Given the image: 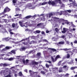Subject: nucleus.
Returning <instances> with one entry per match:
<instances>
[{"mask_svg": "<svg viewBox=\"0 0 77 77\" xmlns=\"http://www.w3.org/2000/svg\"><path fill=\"white\" fill-rule=\"evenodd\" d=\"M18 27H19V26H18V24H17V23L15 25V29H17Z\"/></svg>", "mask_w": 77, "mask_h": 77, "instance_id": "16", "label": "nucleus"}, {"mask_svg": "<svg viewBox=\"0 0 77 77\" xmlns=\"http://www.w3.org/2000/svg\"><path fill=\"white\" fill-rule=\"evenodd\" d=\"M12 27L13 28H14L15 27V23H13L12 24Z\"/></svg>", "mask_w": 77, "mask_h": 77, "instance_id": "46", "label": "nucleus"}, {"mask_svg": "<svg viewBox=\"0 0 77 77\" xmlns=\"http://www.w3.org/2000/svg\"><path fill=\"white\" fill-rule=\"evenodd\" d=\"M32 17V16H28L25 17L26 18H27V19H28L29 18H30Z\"/></svg>", "mask_w": 77, "mask_h": 77, "instance_id": "30", "label": "nucleus"}, {"mask_svg": "<svg viewBox=\"0 0 77 77\" xmlns=\"http://www.w3.org/2000/svg\"><path fill=\"white\" fill-rule=\"evenodd\" d=\"M35 8V7H34V6L30 8L32 9H34Z\"/></svg>", "mask_w": 77, "mask_h": 77, "instance_id": "63", "label": "nucleus"}, {"mask_svg": "<svg viewBox=\"0 0 77 77\" xmlns=\"http://www.w3.org/2000/svg\"><path fill=\"white\" fill-rule=\"evenodd\" d=\"M42 23L38 24L36 26L37 28H41Z\"/></svg>", "mask_w": 77, "mask_h": 77, "instance_id": "12", "label": "nucleus"}, {"mask_svg": "<svg viewBox=\"0 0 77 77\" xmlns=\"http://www.w3.org/2000/svg\"><path fill=\"white\" fill-rule=\"evenodd\" d=\"M64 44V42H59V44L60 45H61L63 44Z\"/></svg>", "mask_w": 77, "mask_h": 77, "instance_id": "24", "label": "nucleus"}, {"mask_svg": "<svg viewBox=\"0 0 77 77\" xmlns=\"http://www.w3.org/2000/svg\"><path fill=\"white\" fill-rule=\"evenodd\" d=\"M59 2V4L61 6V7H64L65 5L64 4L62 3V2H61V0H55V1H51L50 0H49V1L48 2V4H51L52 5H56Z\"/></svg>", "mask_w": 77, "mask_h": 77, "instance_id": "1", "label": "nucleus"}, {"mask_svg": "<svg viewBox=\"0 0 77 77\" xmlns=\"http://www.w3.org/2000/svg\"><path fill=\"white\" fill-rule=\"evenodd\" d=\"M20 9L18 8H16V11H17L18 10H19Z\"/></svg>", "mask_w": 77, "mask_h": 77, "instance_id": "60", "label": "nucleus"}, {"mask_svg": "<svg viewBox=\"0 0 77 77\" xmlns=\"http://www.w3.org/2000/svg\"><path fill=\"white\" fill-rule=\"evenodd\" d=\"M69 75V74L68 73H66L65 75V77H68V76Z\"/></svg>", "mask_w": 77, "mask_h": 77, "instance_id": "45", "label": "nucleus"}, {"mask_svg": "<svg viewBox=\"0 0 77 77\" xmlns=\"http://www.w3.org/2000/svg\"><path fill=\"white\" fill-rule=\"evenodd\" d=\"M19 75L20 76H23V74H22V72H20L19 73Z\"/></svg>", "mask_w": 77, "mask_h": 77, "instance_id": "23", "label": "nucleus"}, {"mask_svg": "<svg viewBox=\"0 0 77 77\" xmlns=\"http://www.w3.org/2000/svg\"><path fill=\"white\" fill-rule=\"evenodd\" d=\"M22 44H24V45H27V43H25L24 42H22Z\"/></svg>", "mask_w": 77, "mask_h": 77, "instance_id": "49", "label": "nucleus"}, {"mask_svg": "<svg viewBox=\"0 0 77 77\" xmlns=\"http://www.w3.org/2000/svg\"><path fill=\"white\" fill-rule=\"evenodd\" d=\"M25 40V39H23L22 40L20 41V42H15V44H17V43H19V42H22L23 41H24Z\"/></svg>", "mask_w": 77, "mask_h": 77, "instance_id": "21", "label": "nucleus"}, {"mask_svg": "<svg viewBox=\"0 0 77 77\" xmlns=\"http://www.w3.org/2000/svg\"><path fill=\"white\" fill-rule=\"evenodd\" d=\"M13 3H16L17 2V0H13Z\"/></svg>", "mask_w": 77, "mask_h": 77, "instance_id": "50", "label": "nucleus"}, {"mask_svg": "<svg viewBox=\"0 0 77 77\" xmlns=\"http://www.w3.org/2000/svg\"><path fill=\"white\" fill-rule=\"evenodd\" d=\"M71 26H72L73 27H75V25H74V24H73L72 22H71Z\"/></svg>", "mask_w": 77, "mask_h": 77, "instance_id": "28", "label": "nucleus"}, {"mask_svg": "<svg viewBox=\"0 0 77 77\" xmlns=\"http://www.w3.org/2000/svg\"><path fill=\"white\" fill-rule=\"evenodd\" d=\"M5 77H11V74L9 73V75L5 76Z\"/></svg>", "mask_w": 77, "mask_h": 77, "instance_id": "26", "label": "nucleus"}, {"mask_svg": "<svg viewBox=\"0 0 77 77\" xmlns=\"http://www.w3.org/2000/svg\"><path fill=\"white\" fill-rule=\"evenodd\" d=\"M5 48H6V49H7V50H9V49H10V48H11L9 47L6 46L5 47Z\"/></svg>", "mask_w": 77, "mask_h": 77, "instance_id": "41", "label": "nucleus"}, {"mask_svg": "<svg viewBox=\"0 0 77 77\" xmlns=\"http://www.w3.org/2000/svg\"><path fill=\"white\" fill-rule=\"evenodd\" d=\"M47 3V2H45L42 3L41 5L42 6L43 5H46Z\"/></svg>", "mask_w": 77, "mask_h": 77, "instance_id": "33", "label": "nucleus"}, {"mask_svg": "<svg viewBox=\"0 0 77 77\" xmlns=\"http://www.w3.org/2000/svg\"><path fill=\"white\" fill-rule=\"evenodd\" d=\"M41 54L40 52L38 53L37 54V55L38 56H41Z\"/></svg>", "mask_w": 77, "mask_h": 77, "instance_id": "47", "label": "nucleus"}, {"mask_svg": "<svg viewBox=\"0 0 77 77\" xmlns=\"http://www.w3.org/2000/svg\"><path fill=\"white\" fill-rule=\"evenodd\" d=\"M63 50H64V51H69V50H70V49H68L67 48H64Z\"/></svg>", "mask_w": 77, "mask_h": 77, "instance_id": "19", "label": "nucleus"}, {"mask_svg": "<svg viewBox=\"0 0 77 77\" xmlns=\"http://www.w3.org/2000/svg\"><path fill=\"white\" fill-rule=\"evenodd\" d=\"M70 57V55H69V54H67V57L68 59H69V58Z\"/></svg>", "mask_w": 77, "mask_h": 77, "instance_id": "44", "label": "nucleus"}, {"mask_svg": "<svg viewBox=\"0 0 77 77\" xmlns=\"http://www.w3.org/2000/svg\"><path fill=\"white\" fill-rule=\"evenodd\" d=\"M49 31L48 30H46V33H48L49 32Z\"/></svg>", "mask_w": 77, "mask_h": 77, "instance_id": "61", "label": "nucleus"}, {"mask_svg": "<svg viewBox=\"0 0 77 77\" xmlns=\"http://www.w3.org/2000/svg\"><path fill=\"white\" fill-rule=\"evenodd\" d=\"M36 32L37 33H41V31L40 30H36Z\"/></svg>", "mask_w": 77, "mask_h": 77, "instance_id": "39", "label": "nucleus"}, {"mask_svg": "<svg viewBox=\"0 0 77 77\" xmlns=\"http://www.w3.org/2000/svg\"><path fill=\"white\" fill-rule=\"evenodd\" d=\"M66 37V36L65 35H63L62 36L60 37L61 38H63V39H64Z\"/></svg>", "mask_w": 77, "mask_h": 77, "instance_id": "35", "label": "nucleus"}, {"mask_svg": "<svg viewBox=\"0 0 77 77\" xmlns=\"http://www.w3.org/2000/svg\"><path fill=\"white\" fill-rule=\"evenodd\" d=\"M5 39H6V41H8L9 40V37H7V38H5Z\"/></svg>", "mask_w": 77, "mask_h": 77, "instance_id": "43", "label": "nucleus"}, {"mask_svg": "<svg viewBox=\"0 0 77 77\" xmlns=\"http://www.w3.org/2000/svg\"><path fill=\"white\" fill-rule=\"evenodd\" d=\"M40 28H41V29H44L45 28V26L44 25V23H42Z\"/></svg>", "mask_w": 77, "mask_h": 77, "instance_id": "14", "label": "nucleus"}, {"mask_svg": "<svg viewBox=\"0 0 77 77\" xmlns=\"http://www.w3.org/2000/svg\"><path fill=\"white\" fill-rule=\"evenodd\" d=\"M46 66L47 68H49V65H48L47 64H46Z\"/></svg>", "mask_w": 77, "mask_h": 77, "instance_id": "56", "label": "nucleus"}, {"mask_svg": "<svg viewBox=\"0 0 77 77\" xmlns=\"http://www.w3.org/2000/svg\"><path fill=\"white\" fill-rule=\"evenodd\" d=\"M52 15L53 14L51 13L46 14L45 15V17H46V18H50V17H51V16H52Z\"/></svg>", "mask_w": 77, "mask_h": 77, "instance_id": "9", "label": "nucleus"}, {"mask_svg": "<svg viewBox=\"0 0 77 77\" xmlns=\"http://www.w3.org/2000/svg\"><path fill=\"white\" fill-rule=\"evenodd\" d=\"M23 63L24 64H25V63H26V61H25V60H24V59H23Z\"/></svg>", "mask_w": 77, "mask_h": 77, "instance_id": "48", "label": "nucleus"}, {"mask_svg": "<svg viewBox=\"0 0 77 77\" xmlns=\"http://www.w3.org/2000/svg\"><path fill=\"white\" fill-rule=\"evenodd\" d=\"M6 50H7V49L6 48H4L1 50V51L2 52H4L5 51H6Z\"/></svg>", "mask_w": 77, "mask_h": 77, "instance_id": "22", "label": "nucleus"}, {"mask_svg": "<svg viewBox=\"0 0 77 77\" xmlns=\"http://www.w3.org/2000/svg\"><path fill=\"white\" fill-rule=\"evenodd\" d=\"M6 38H4L2 39V40L3 41H6Z\"/></svg>", "mask_w": 77, "mask_h": 77, "instance_id": "58", "label": "nucleus"}, {"mask_svg": "<svg viewBox=\"0 0 77 77\" xmlns=\"http://www.w3.org/2000/svg\"><path fill=\"white\" fill-rule=\"evenodd\" d=\"M59 19V18L52 17L51 20H49V21H50L51 23H57L58 21V20Z\"/></svg>", "mask_w": 77, "mask_h": 77, "instance_id": "2", "label": "nucleus"}, {"mask_svg": "<svg viewBox=\"0 0 77 77\" xmlns=\"http://www.w3.org/2000/svg\"><path fill=\"white\" fill-rule=\"evenodd\" d=\"M62 68L61 67L60 69L58 71H59V72H63V70H62Z\"/></svg>", "mask_w": 77, "mask_h": 77, "instance_id": "27", "label": "nucleus"}, {"mask_svg": "<svg viewBox=\"0 0 77 77\" xmlns=\"http://www.w3.org/2000/svg\"><path fill=\"white\" fill-rule=\"evenodd\" d=\"M66 10L65 11H63V14L64 15H68V13H67V12H66Z\"/></svg>", "mask_w": 77, "mask_h": 77, "instance_id": "13", "label": "nucleus"}, {"mask_svg": "<svg viewBox=\"0 0 77 77\" xmlns=\"http://www.w3.org/2000/svg\"><path fill=\"white\" fill-rule=\"evenodd\" d=\"M10 11H11V9H9L8 7H6L4 10V11L0 14V15H3L5 14V13H6L7 12H9Z\"/></svg>", "mask_w": 77, "mask_h": 77, "instance_id": "4", "label": "nucleus"}, {"mask_svg": "<svg viewBox=\"0 0 77 77\" xmlns=\"http://www.w3.org/2000/svg\"><path fill=\"white\" fill-rule=\"evenodd\" d=\"M11 52L14 54H15V50H13L11 51Z\"/></svg>", "mask_w": 77, "mask_h": 77, "instance_id": "29", "label": "nucleus"}, {"mask_svg": "<svg viewBox=\"0 0 77 77\" xmlns=\"http://www.w3.org/2000/svg\"><path fill=\"white\" fill-rule=\"evenodd\" d=\"M60 20H61L62 21H63L64 23H65V24H69L70 23V22H68V21L65 20L63 19H61Z\"/></svg>", "mask_w": 77, "mask_h": 77, "instance_id": "7", "label": "nucleus"}, {"mask_svg": "<svg viewBox=\"0 0 77 77\" xmlns=\"http://www.w3.org/2000/svg\"><path fill=\"white\" fill-rule=\"evenodd\" d=\"M73 43H74L75 44H77V40H75L73 42Z\"/></svg>", "mask_w": 77, "mask_h": 77, "instance_id": "57", "label": "nucleus"}, {"mask_svg": "<svg viewBox=\"0 0 77 77\" xmlns=\"http://www.w3.org/2000/svg\"><path fill=\"white\" fill-rule=\"evenodd\" d=\"M69 2L72 3H70V5L71 6H73V7H77V4L75 3V0H69Z\"/></svg>", "mask_w": 77, "mask_h": 77, "instance_id": "3", "label": "nucleus"}, {"mask_svg": "<svg viewBox=\"0 0 77 77\" xmlns=\"http://www.w3.org/2000/svg\"><path fill=\"white\" fill-rule=\"evenodd\" d=\"M44 69V70L46 72H48V70H47V69Z\"/></svg>", "mask_w": 77, "mask_h": 77, "instance_id": "62", "label": "nucleus"}, {"mask_svg": "<svg viewBox=\"0 0 77 77\" xmlns=\"http://www.w3.org/2000/svg\"><path fill=\"white\" fill-rule=\"evenodd\" d=\"M62 62V61H60L58 63V65H60L61 63H61Z\"/></svg>", "mask_w": 77, "mask_h": 77, "instance_id": "55", "label": "nucleus"}, {"mask_svg": "<svg viewBox=\"0 0 77 77\" xmlns=\"http://www.w3.org/2000/svg\"><path fill=\"white\" fill-rule=\"evenodd\" d=\"M59 15H62V14H63V11H60V13L59 12H58Z\"/></svg>", "mask_w": 77, "mask_h": 77, "instance_id": "20", "label": "nucleus"}, {"mask_svg": "<svg viewBox=\"0 0 77 77\" xmlns=\"http://www.w3.org/2000/svg\"><path fill=\"white\" fill-rule=\"evenodd\" d=\"M67 53H69V54H71V55H72V54H73V53H72V52H66Z\"/></svg>", "mask_w": 77, "mask_h": 77, "instance_id": "40", "label": "nucleus"}, {"mask_svg": "<svg viewBox=\"0 0 77 77\" xmlns=\"http://www.w3.org/2000/svg\"><path fill=\"white\" fill-rule=\"evenodd\" d=\"M32 65H38L39 63V62H36L34 61H32Z\"/></svg>", "mask_w": 77, "mask_h": 77, "instance_id": "10", "label": "nucleus"}, {"mask_svg": "<svg viewBox=\"0 0 77 77\" xmlns=\"http://www.w3.org/2000/svg\"><path fill=\"white\" fill-rule=\"evenodd\" d=\"M68 35L69 36V38H71L72 37V34L71 33H69Z\"/></svg>", "mask_w": 77, "mask_h": 77, "instance_id": "36", "label": "nucleus"}, {"mask_svg": "<svg viewBox=\"0 0 77 77\" xmlns=\"http://www.w3.org/2000/svg\"><path fill=\"white\" fill-rule=\"evenodd\" d=\"M14 59V58L13 57H11L10 58H8V60H9V61H12V60H13Z\"/></svg>", "mask_w": 77, "mask_h": 77, "instance_id": "15", "label": "nucleus"}, {"mask_svg": "<svg viewBox=\"0 0 77 77\" xmlns=\"http://www.w3.org/2000/svg\"><path fill=\"white\" fill-rule=\"evenodd\" d=\"M46 62H48V63H51V61H47Z\"/></svg>", "mask_w": 77, "mask_h": 77, "instance_id": "59", "label": "nucleus"}, {"mask_svg": "<svg viewBox=\"0 0 77 77\" xmlns=\"http://www.w3.org/2000/svg\"><path fill=\"white\" fill-rule=\"evenodd\" d=\"M3 66H8V65L7 64H3Z\"/></svg>", "mask_w": 77, "mask_h": 77, "instance_id": "37", "label": "nucleus"}, {"mask_svg": "<svg viewBox=\"0 0 77 77\" xmlns=\"http://www.w3.org/2000/svg\"><path fill=\"white\" fill-rule=\"evenodd\" d=\"M4 60H8V58H4Z\"/></svg>", "mask_w": 77, "mask_h": 77, "instance_id": "64", "label": "nucleus"}, {"mask_svg": "<svg viewBox=\"0 0 77 77\" xmlns=\"http://www.w3.org/2000/svg\"><path fill=\"white\" fill-rule=\"evenodd\" d=\"M63 31H62L61 32H62L63 33H65L66 32V31H68V29L67 28H63Z\"/></svg>", "mask_w": 77, "mask_h": 77, "instance_id": "8", "label": "nucleus"}, {"mask_svg": "<svg viewBox=\"0 0 77 77\" xmlns=\"http://www.w3.org/2000/svg\"><path fill=\"white\" fill-rule=\"evenodd\" d=\"M29 72L30 74L32 76V77H33V76H33V75H34V74L35 73L36 74H37L38 73V72H34L33 71H32L31 70H29Z\"/></svg>", "mask_w": 77, "mask_h": 77, "instance_id": "6", "label": "nucleus"}, {"mask_svg": "<svg viewBox=\"0 0 77 77\" xmlns=\"http://www.w3.org/2000/svg\"><path fill=\"white\" fill-rule=\"evenodd\" d=\"M41 73L42 74H45V72L42 71H41Z\"/></svg>", "mask_w": 77, "mask_h": 77, "instance_id": "42", "label": "nucleus"}, {"mask_svg": "<svg viewBox=\"0 0 77 77\" xmlns=\"http://www.w3.org/2000/svg\"><path fill=\"white\" fill-rule=\"evenodd\" d=\"M42 41L44 42H48V41H47L46 39H43L42 40Z\"/></svg>", "mask_w": 77, "mask_h": 77, "instance_id": "52", "label": "nucleus"}, {"mask_svg": "<svg viewBox=\"0 0 77 77\" xmlns=\"http://www.w3.org/2000/svg\"><path fill=\"white\" fill-rule=\"evenodd\" d=\"M58 58H60V55H58L56 57L55 60H54V58L53 57H51V60L53 62H55L57 60V59Z\"/></svg>", "mask_w": 77, "mask_h": 77, "instance_id": "5", "label": "nucleus"}, {"mask_svg": "<svg viewBox=\"0 0 77 77\" xmlns=\"http://www.w3.org/2000/svg\"><path fill=\"white\" fill-rule=\"evenodd\" d=\"M5 55V54H0V56H1V57H3Z\"/></svg>", "mask_w": 77, "mask_h": 77, "instance_id": "54", "label": "nucleus"}, {"mask_svg": "<svg viewBox=\"0 0 77 77\" xmlns=\"http://www.w3.org/2000/svg\"><path fill=\"white\" fill-rule=\"evenodd\" d=\"M75 68H76L75 67H72L70 69H71V70H74V69H75Z\"/></svg>", "mask_w": 77, "mask_h": 77, "instance_id": "34", "label": "nucleus"}, {"mask_svg": "<svg viewBox=\"0 0 77 77\" xmlns=\"http://www.w3.org/2000/svg\"><path fill=\"white\" fill-rule=\"evenodd\" d=\"M19 23L21 27H23V26H25V25H23V21H19Z\"/></svg>", "mask_w": 77, "mask_h": 77, "instance_id": "11", "label": "nucleus"}, {"mask_svg": "<svg viewBox=\"0 0 77 77\" xmlns=\"http://www.w3.org/2000/svg\"><path fill=\"white\" fill-rule=\"evenodd\" d=\"M25 49H26V47H23L20 49V51H23V50H25Z\"/></svg>", "mask_w": 77, "mask_h": 77, "instance_id": "17", "label": "nucleus"}, {"mask_svg": "<svg viewBox=\"0 0 77 77\" xmlns=\"http://www.w3.org/2000/svg\"><path fill=\"white\" fill-rule=\"evenodd\" d=\"M22 3H25L26 1H27V0H21Z\"/></svg>", "mask_w": 77, "mask_h": 77, "instance_id": "31", "label": "nucleus"}, {"mask_svg": "<svg viewBox=\"0 0 77 77\" xmlns=\"http://www.w3.org/2000/svg\"><path fill=\"white\" fill-rule=\"evenodd\" d=\"M57 68H55L53 69V72H56V71H57Z\"/></svg>", "mask_w": 77, "mask_h": 77, "instance_id": "25", "label": "nucleus"}, {"mask_svg": "<svg viewBox=\"0 0 77 77\" xmlns=\"http://www.w3.org/2000/svg\"><path fill=\"white\" fill-rule=\"evenodd\" d=\"M55 30L57 33L59 31V29H58V28H56L55 29Z\"/></svg>", "mask_w": 77, "mask_h": 77, "instance_id": "32", "label": "nucleus"}, {"mask_svg": "<svg viewBox=\"0 0 77 77\" xmlns=\"http://www.w3.org/2000/svg\"><path fill=\"white\" fill-rule=\"evenodd\" d=\"M48 50H51L52 51H56V50L54 48H48Z\"/></svg>", "mask_w": 77, "mask_h": 77, "instance_id": "18", "label": "nucleus"}, {"mask_svg": "<svg viewBox=\"0 0 77 77\" xmlns=\"http://www.w3.org/2000/svg\"><path fill=\"white\" fill-rule=\"evenodd\" d=\"M66 12H67L69 13H71V10H66Z\"/></svg>", "mask_w": 77, "mask_h": 77, "instance_id": "38", "label": "nucleus"}, {"mask_svg": "<svg viewBox=\"0 0 77 77\" xmlns=\"http://www.w3.org/2000/svg\"><path fill=\"white\" fill-rule=\"evenodd\" d=\"M3 20H4L5 22V23H7L8 22V20L6 19H3Z\"/></svg>", "mask_w": 77, "mask_h": 77, "instance_id": "51", "label": "nucleus"}, {"mask_svg": "<svg viewBox=\"0 0 77 77\" xmlns=\"http://www.w3.org/2000/svg\"><path fill=\"white\" fill-rule=\"evenodd\" d=\"M5 46V45H0V48H1L3 47H4Z\"/></svg>", "mask_w": 77, "mask_h": 77, "instance_id": "53", "label": "nucleus"}]
</instances>
